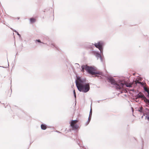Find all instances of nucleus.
I'll list each match as a JSON object with an SVG mask.
<instances>
[{"label":"nucleus","mask_w":149,"mask_h":149,"mask_svg":"<svg viewBox=\"0 0 149 149\" xmlns=\"http://www.w3.org/2000/svg\"><path fill=\"white\" fill-rule=\"evenodd\" d=\"M121 79L119 78L114 79L111 77H108L107 78L108 81L111 85H114V87L117 90L120 89L121 86H123V84L121 83Z\"/></svg>","instance_id":"f257e3e1"},{"label":"nucleus","mask_w":149,"mask_h":149,"mask_svg":"<svg viewBox=\"0 0 149 149\" xmlns=\"http://www.w3.org/2000/svg\"><path fill=\"white\" fill-rule=\"evenodd\" d=\"M75 79V82L77 88L87 83L86 78H84L78 75H76Z\"/></svg>","instance_id":"f03ea898"},{"label":"nucleus","mask_w":149,"mask_h":149,"mask_svg":"<svg viewBox=\"0 0 149 149\" xmlns=\"http://www.w3.org/2000/svg\"><path fill=\"white\" fill-rule=\"evenodd\" d=\"M94 45L96 48L99 49L100 51V53L103 54L104 47L105 45V42L102 41L100 40L97 43L94 44Z\"/></svg>","instance_id":"7ed1b4c3"},{"label":"nucleus","mask_w":149,"mask_h":149,"mask_svg":"<svg viewBox=\"0 0 149 149\" xmlns=\"http://www.w3.org/2000/svg\"><path fill=\"white\" fill-rule=\"evenodd\" d=\"M78 91L83 93L88 92L90 89V86L88 83H86L85 84L77 88Z\"/></svg>","instance_id":"20e7f679"},{"label":"nucleus","mask_w":149,"mask_h":149,"mask_svg":"<svg viewBox=\"0 0 149 149\" xmlns=\"http://www.w3.org/2000/svg\"><path fill=\"white\" fill-rule=\"evenodd\" d=\"M93 54L98 59L99 58L101 62L104 63V58L103 54H101L99 51L93 50Z\"/></svg>","instance_id":"39448f33"},{"label":"nucleus","mask_w":149,"mask_h":149,"mask_svg":"<svg viewBox=\"0 0 149 149\" xmlns=\"http://www.w3.org/2000/svg\"><path fill=\"white\" fill-rule=\"evenodd\" d=\"M96 69L95 68L87 65V68L86 69V71L89 74H93L94 71Z\"/></svg>","instance_id":"423d86ee"},{"label":"nucleus","mask_w":149,"mask_h":149,"mask_svg":"<svg viewBox=\"0 0 149 149\" xmlns=\"http://www.w3.org/2000/svg\"><path fill=\"white\" fill-rule=\"evenodd\" d=\"M125 80L124 79H121V83L123 84V86H121L120 89H122L124 87L126 86L127 87L131 88L132 87V85L130 83L125 84Z\"/></svg>","instance_id":"0eeeda50"},{"label":"nucleus","mask_w":149,"mask_h":149,"mask_svg":"<svg viewBox=\"0 0 149 149\" xmlns=\"http://www.w3.org/2000/svg\"><path fill=\"white\" fill-rule=\"evenodd\" d=\"M93 45H94V44L89 42H86L84 46L86 48L90 49L93 48Z\"/></svg>","instance_id":"6e6552de"},{"label":"nucleus","mask_w":149,"mask_h":149,"mask_svg":"<svg viewBox=\"0 0 149 149\" xmlns=\"http://www.w3.org/2000/svg\"><path fill=\"white\" fill-rule=\"evenodd\" d=\"M149 113V109L147 108H143L142 113L145 114V115L148 114Z\"/></svg>","instance_id":"1a4fd4ad"},{"label":"nucleus","mask_w":149,"mask_h":149,"mask_svg":"<svg viewBox=\"0 0 149 149\" xmlns=\"http://www.w3.org/2000/svg\"><path fill=\"white\" fill-rule=\"evenodd\" d=\"M50 45H49L50 47L53 48H54L58 51H59V48L57 46H56L55 44L53 43H52Z\"/></svg>","instance_id":"9d476101"},{"label":"nucleus","mask_w":149,"mask_h":149,"mask_svg":"<svg viewBox=\"0 0 149 149\" xmlns=\"http://www.w3.org/2000/svg\"><path fill=\"white\" fill-rule=\"evenodd\" d=\"M134 83L137 86H142L143 85L142 82L139 81H137L136 80H135L134 81Z\"/></svg>","instance_id":"9b49d317"},{"label":"nucleus","mask_w":149,"mask_h":149,"mask_svg":"<svg viewBox=\"0 0 149 149\" xmlns=\"http://www.w3.org/2000/svg\"><path fill=\"white\" fill-rule=\"evenodd\" d=\"M72 130H77V128L79 127V126L77 124L74 125H73L70 126Z\"/></svg>","instance_id":"f8f14e48"},{"label":"nucleus","mask_w":149,"mask_h":149,"mask_svg":"<svg viewBox=\"0 0 149 149\" xmlns=\"http://www.w3.org/2000/svg\"><path fill=\"white\" fill-rule=\"evenodd\" d=\"M47 125L46 124L42 123L40 126L41 129L43 130H45L47 128Z\"/></svg>","instance_id":"ddd939ff"},{"label":"nucleus","mask_w":149,"mask_h":149,"mask_svg":"<svg viewBox=\"0 0 149 149\" xmlns=\"http://www.w3.org/2000/svg\"><path fill=\"white\" fill-rule=\"evenodd\" d=\"M77 120V118L75 120H71L69 123L70 124V126L74 125Z\"/></svg>","instance_id":"4468645a"},{"label":"nucleus","mask_w":149,"mask_h":149,"mask_svg":"<svg viewBox=\"0 0 149 149\" xmlns=\"http://www.w3.org/2000/svg\"><path fill=\"white\" fill-rule=\"evenodd\" d=\"M87 65H82L81 66V68L80 69L81 70V71H84V70H86V69L87 68Z\"/></svg>","instance_id":"2eb2a0df"},{"label":"nucleus","mask_w":149,"mask_h":149,"mask_svg":"<svg viewBox=\"0 0 149 149\" xmlns=\"http://www.w3.org/2000/svg\"><path fill=\"white\" fill-rule=\"evenodd\" d=\"M102 73L99 71H97L95 70L94 71V72H93V74H100L101 75H102Z\"/></svg>","instance_id":"dca6fc26"},{"label":"nucleus","mask_w":149,"mask_h":149,"mask_svg":"<svg viewBox=\"0 0 149 149\" xmlns=\"http://www.w3.org/2000/svg\"><path fill=\"white\" fill-rule=\"evenodd\" d=\"M29 20L31 24H33L36 22V20L34 18L32 17L30 18Z\"/></svg>","instance_id":"f3484780"},{"label":"nucleus","mask_w":149,"mask_h":149,"mask_svg":"<svg viewBox=\"0 0 149 149\" xmlns=\"http://www.w3.org/2000/svg\"><path fill=\"white\" fill-rule=\"evenodd\" d=\"M11 29H12V30H13V31L17 33V35L18 36L20 39H22L21 35L17 31H16L15 30H14V29H12V28H11Z\"/></svg>","instance_id":"a211bd4d"},{"label":"nucleus","mask_w":149,"mask_h":149,"mask_svg":"<svg viewBox=\"0 0 149 149\" xmlns=\"http://www.w3.org/2000/svg\"><path fill=\"white\" fill-rule=\"evenodd\" d=\"M92 110L91 107L90 113H89V118H90V120H91L92 116Z\"/></svg>","instance_id":"6ab92c4d"},{"label":"nucleus","mask_w":149,"mask_h":149,"mask_svg":"<svg viewBox=\"0 0 149 149\" xmlns=\"http://www.w3.org/2000/svg\"><path fill=\"white\" fill-rule=\"evenodd\" d=\"M140 93V92L139 93H136V95H135V96H136L137 97H140V98H143L144 97L141 94H139V93Z\"/></svg>","instance_id":"aec40b11"},{"label":"nucleus","mask_w":149,"mask_h":149,"mask_svg":"<svg viewBox=\"0 0 149 149\" xmlns=\"http://www.w3.org/2000/svg\"><path fill=\"white\" fill-rule=\"evenodd\" d=\"M143 108H144L143 107H139L137 111H139L141 113H142Z\"/></svg>","instance_id":"412c9836"},{"label":"nucleus","mask_w":149,"mask_h":149,"mask_svg":"<svg viewBox=\"0 0 149 149\" xmlns=\"http://www.w3.org/2000/svg\"><path fill=\"white\" fill-rule=\"evenodd\" d=\"M35 42H39V43H42V44H44L43 42H42L41 41V40L40 39H36V41H35Z\"/></svg>","instance_id":"4be33fe9"},{"label":"nucleus","mask_w":149,"mask_h":149,"mask_svg":"<svg viewBox=\"0 0 149 149\" xmlns=\"http://www.w3.org/2000/svg\"><path fill=\"white\" fill-rule=\"evenodd\" d=\"M145 119H147L148 120H149V113L148 114L146 115L145 117Z\"/></svg>","instance_id":"5701e85b"},{"label":"nucleus","mask_w":149,"mask_h":149,"mask_svg":"<svg viewBox=\"0 0 149 149\" xmlns=\"http://www.w3.org/2000/svg\"><path fill=\"white\" fill-rule=\"evenodd\" d=\"M90 120H90V118H88V121L85 123V125L86 126H87V125H88Z\"/></svg>","instance_id":"b1692460"},{"label":"nucleus","mask_w":149,"mask_h":149,"mask_svg":"<svg viewBox=\"0 0 149 149\" xmlns=\"http://www.w3.org/2000/svg\"><path fill=\"white\" fill-rule=\"evenodd\" d=\"M143 88L144 91L147 92L148 93V94L149 95V91L145 87H144Z\"/></svg>","instance_id":"393cba45"},{"label":"nucleus","mask_w":149,"mask_h":149,"mask_svg":"<svg viewBox=\"0 0 149 149\" xmlns=\"http://www.w3.org/2000/svg\"><path fill=\"white\" fill-rule=\"evenodd\" d=\"M75 64L76 65V66L77 67V68H80V65H79L78 64V63H76Z\"/></svg>","instance_id":"a878e982"},{"label":"nucleus","mask_w":149,"mask_h":149,"mask_svg":"<svg viewBox=\"0 0 149 149\" xmlns=\"http://www.w3.org/2000/svg\"><path fill=\"white\" fill-rule=\"evenodd\" d=\"M131 91H132V92H134L136 93H137L138 91H135L133 89H132V90H131Z\"/></svg>","instance_id":"bb28decb"},{"label":"nucleus","mask_w":149,"mask_h":149,"mask_svg":"<svg viewBox=\"0 0 149 149\" xmlns=\"http://www.w3.org/2000/svg\"><path fill=\"white\" fill-rule=\"evenodd\" d=\"M78 144L79 146L81 147V149H84V148L82 147L81 146L79 143H78Z\"/></svg>","instance_id":"cd10ccee"},{"label":"nucleus","mask_w":149,"mask_h":149,"mask_svg":"<svg viewBox=\"0 0 149 149\" xmlns=\"http://www.w3.org/2000/svg\"><path fill=\"white\" fill-rule=\"evenodd\" d=\"M106 99H104V100H98L97 101V102H98V103H100V101H103L104 100H105Z\"/></svg>","instance_id":"c85d7f7f"},{"label":"nucleus","mask_w":149,"mask_h":149,"mask_svg":"<svg viewBox=\"0 0 149 149\" xmlns=\"http://www.w3.org/2000/svg\"><path fill=\"white\" fill-rule=\"evenodd\" d=\"M73 94H76L75 90H73Z\"/></svg>","instance_id":"c756f323"},{"label":"nucleus","mask_w":149,"mask_h":149,"mask_svg":"<svg viewBox=\"0 0 149 149\" xmlns=\"http://www.w3.org/2000/svg\"><path fill=\"white\" fill-rule=\"evenodd\" d=\"M74 95V97L75 98H76V94H73Z\"/></svg>","instance_id":"7c9ffc66"},{"label":"nucleus","mask_w":149,"mask_h":149,"mask_svg":"<svg viewBox=\"0 0 149 149\" xmlns=\"http://www.w3.org/2000/svg\"><path fill=\"white\" fill-rule=\"evenodd\" d=\"M145 116V114H143V115L141 117V118H143V116Z\"/></svg>","instance_id":"2f4dec72"},{"label":"nucleus","mask_w":149,"mask_h":149,"mask_svg":"<svg viewBox=\"0 0 149 149\" xmlns=\"http://www.w3.org/2000/svg\"><path fill=\"white\" fill-rule=\"evenodd\" d=\"M56 132L58 133H62L61 132H60L59 131H56Z\"/></svg>","instance_id":"473e14b6"},{"label":"nucleus","mask_w":149,"mask_h":149,"mask_svg":"<svg viewBox=\"0 0 149 149\" xmlns=\"http://www.w3.org/2000/svg\"><path fill=\"white\" fill-rule=\"evenodd\" d=\"M18 55V52H17V53H16L15 55V58L16 57V55Z\"/></svg>","instance_id":"72a5a7b5"},{"label":"nucleus","mask_w":149,"mask_h":149,"mask_svg":"<svg viewBox=\"0 0 149 149\" xmlns=\"http://www.w3.org/2000/svg\"><path fill=\"white\" fill-rule=\"evenodd\" d=\"M142 143H143V139H142Z\"/></svg>","instance_id":"f704fd0d"},{"label":"nucleus","mask_w":149,"mask_h":149,"mask_svg":"<svg viewBox=\"0 0 149 149\" xmlns=\"http://www.w3.org/2000/svg\"><path fill=\"white\" fill-rule=\"evenodd\" d=\"M0 67H1L3 68H5V67H4V66H0Z\"/></svg>","instance_id":"c9c22d12"},{"label":"nucleus","mask_w":149,"mask_h":149,"mask_svg":"<svg viewBox=\"0 0 149 149\" xmlns=\"http://www.w3.org/2000/svg\"><path fill=\"white\" fill-rule=\"evenodd\" d=\"M20 19V17H18L17 18V19Z\"/></svg>","instance_id":"e433bc0d"},{"label":"nucleus","mask_w":149,"mask_h":149,"mask_svg":"<svg viewBox=\"0 0 149 149\" xmlns=\"http://www.w3.org/2000/svg\"><path fill=\"white\" fill-rule=\"evenodd\" d=\"M33 142H30V145Z\"/></svg>","instance_id":"4c0bfd02"},{"label":"nucleus","mask_w":149,"mask_h":149,"mask_svg":"<svg viewBox=\"0 0 149 149\" xmlns=\"http://www.w3.org/2000/svg\"><path fill=\"white\" fill-rule=\"evenodd\" d=\"M124 96H126V97H127V95H126V94H125V95H124Z\"/></svg>","instance_id":"58836bf2"},{"label":"nucleus","mask_w":149,"mask_h":149,"mask_svg":"<svg viewBox=\"0 0 149 149\" xmlns=\"http://www.w3.org/2000/svg\"><path fill=\"white\" fill-rule=\"evenodd\" d=\"M67 130V129H65V131H68V130Z\"/></svg>","instance_id":"ea45409f"},{"label":"nucleus","mask_w":149,"mask_h":149,"mask_svg":"<svg viewBox=\"0 0 149 149\" xmlns=\"http://www.w3.org/2000/svg\"><path fill=\"white\" fill-rule=\"evenodd\" d=\"M132 109V111L133 112V110Z\"/></svg>","instance_id":"a19ab883"},{"label":"nucleus","mask_w":149,"mask_h":149,"mask_svg":"<svg viewBox=\"0 0 149 149\" xmlns=\"http://www.w3.org/2000/svg\"><path fill=\"white\" fill-rule=\"evenodd\" d=\"M22 47H23V46L22 45Z\"/></svg>","instance_id":"79ce46f5"},{"label":"nucleus","mask_w":149,"mask_h":149,"mask_svg":"<svg viewBox=\"0 0 149 149\" xmlns=\"http://www.w3.org/2000/svg\"><path fill=\"white\" fill-rule=\"evenodd\" d=\"M44 12H45V10L44 11Z\"/></svg>","instance_id":"37998d69"},{"label":"nucleus","mask_w":149,"mask_h":149,"mask_svg":"<svg viewBox=\"0 0 149 149\" xmlns=\"http://www.w3.org/2000/svg\"><path fill=\"white\" fill-rule=\"evenodd\" d=\"M11 93H12V90L11 89Z\"/></svg>","instance_id":"c03bdc74"},{"label":"nucleus","mask_w":149,"mask_h":149,"mask_svg":"<svg viewBox=\"0 0 149 149\" xmlns=\"http://www.w3.org/2000/svg\"><path fill=\"white\" fill-rule=\"evenodd\" d=\"M69 130H70V131H71V130L70 129Z\"/></svg>","instance_id":"a18cd8bd"},{"label":"nucleus","mask_w":149,"mask_h":149,"mask_svg":"<svg viewBox=\"0 0 149 149\" xmlns=\"http://www.w3.org/2000/svg\"><path fill=\"white\" fill-rule=\"evenodd\" d=\"M12 80L11 81V83Z\"/></svg>","instance_id":"49530a36"},{"label":"nucleus","mask_w":149,"mask_h":149,"mask_svg":"<svg viewBox=\"0 0 149 149\" xmlns=\"http://www.w3.org/2000/svg\"><path fill=\"white\" fill-rule=\"evenodd\" d=\"M8 63L9 64V63ZM8 65H9V64H8Z\"/></svg>","instance_id":"de8ad7c7"}]
</instances>
